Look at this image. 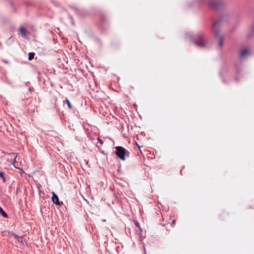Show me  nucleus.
Masks as SVG:
<instances>
[{
    "mask_svg": "<svg viewBox=\"0 0 254 254\" xmlns=\"http://www.w3.org/2000/svg\"><path fill=\"white\" fill-rule=\"evenodd\" d=\"M116 154L122 160L126 159L125 155L126 153V150L122 147L118 146L116 147Z\"/></svg>",
    "mask_w": 254,
    "mask_h": 254,
    "instance_id": "nucleus-1",
    "label": "nucleus"
},
{
    "mask_svg": "<svg viewBox=\"0 0 254 254\" xmlns=\"http://www.w3.org/2000/svg\"><path fill=\"white\" fill-rule=\"evenodd\" d=\"M52 201L56 204L58 205H61L63 204V202H60L59 200V198L57 195L54 192H52Z\"/></svg>",
    "mask_w": 254,
    "mask_h": 254,
    "instance_id": "nucleus-2",
    "label": "nucleus"
},
{
    "mask_svg": "<svg viewBox=\"0 0 254 254\" xmlns=\"http://www.w3.org/2000/svg\"><path fill=\"white\" fill-rule=\"evenodd\" d=\"M11 235L17 240L18 243H20L21 245L24 244L22 237L18 236L17 235L12 233Z\"/></svg>",
    "mask_w": 254,
    "mask_h": 254,
    "instance_id": "nucleus-3",
    "label": "nucleus"
},
{
    "mask_svg": "<svg viewBox=\"0 0 254 254\" xmlns=\"http://www.w3.org/2000/svg\"><path fill=\"white\" fill-rule=\"evenodd\" d=\"M249 53V51L247 49H245L243 51H241V53H240V56L242 57H245L246 56V55Z\"/></svg>",
    "mask_w": 254,
    "mask_h": 254,
    "instance_id": "nucleus-4",
    "label": "nucleus"
},
{
    "mask_svg": "<svg viewBox=\"0 0 254 254\" xmlns=\"http://www.w3.org/2000/svg\"><path fill=\"white\" fill-rule=\"evenodd\" d=\"M20 33L21 34V35L23 37H25L26 36V30L24 28H20Z\"/></svg>",
    "mask_w": 254,
    "mask_h": 254,
    "instance_id": "nucleus-5",
    "label": "nucleus"
},
{
    "mask_svg": "<svg viewBox=\"0 0 254 254\" xmlns=\"http://www.w3.org/2000/svg\"><path fill=\"white\" fill-rule=\"evenodd\" d=\"M0 213L2 214V215L4 217H7V215L6 213L3 210L1 207L0 206Z\"/></svg>",
    "mask_w": 254,
    "mask_h": 254,
    "instance_id": "nucleus-6",
    "label": "nucleus"
},
{
    "mask_svg": "<svg viewBox=\"0 0 254 254\" xmlns=\"http://www.w3.org/2000/svg\"><path fill=\"white\" fill-rule=\"evenodd\" d=\"M65 102H66V104H67V105L68 107H69V109H71V108H72V106H71V104H70V103L69 101L68 100L66 99V100H65Z\"/></svg>",
    "mask_w": 254,
    "mask_h": 254,
    "instance_id": "nucleus-7",
    "label": "nucleus"
},
{
    "mask_svg": "<svg viewBox=\"0 0 254 254\" xmlns=\"http://www.w3.org/2000/svg\"><path fill=\"white\" fill-rule=\"evenodd\" d=\"M34 58V54L33 53H29V57H28V59L29 60H32Z\"/></svg>",
    "mask_w": 254,
    "mask_h": 254,
    "instance_id": "nucleus-8",
    "label": "nucleus"
},
{
    "mask_svg": "<svg viewBox=\"0 0 254 254\" xmlns=\"http://www.w3.org/2000/svg\"><path fill=\"white\" fill-rule=\"evenodd\" d=\"M12 165L14 166V167H15V168H17V169H19V170H20L21 171V173H24V171L22 170V169L20 168H18V167H16L15 166V165H14V162H13V163H12Z\"/></svg>",
    "mask_w": 254,
    "mask_h": 254,
    "instance_id": "nucleus-9",
    "label": "nucleus"
},
{
    "mask_svg": "<svg viewBox=\"0 0 254 254\" xmlns=\"http://www.w3.org/2000/svg\"><path fill=\"white\" fill-rule=\"evenodd\" d=\"M0 177H2L3 179V180H4V178L3 177V173L1 172L0 173Z\"/></svg>",
    "mask_w": 254,
    "mask_h": 254,
    "instance_id": "nucleus-10",
    "label": "nucleus"
},
{
    "mask_svg": "<svg viewBox=\"0 0 254 254\" xmlns=\"http://www.w3.org/2000/svg\"><path fill=\"white\" fill-rule=\"evenodd\" d=\"M13 156L14 157V161H15L17 156L15 154H13Z\"/></svg>",
    "mask_w": 254,
    "mask_h": 254,
    "instance_id": "nucleus-11",
    "label": "nucleus"
},
{
    "mask_svg": "<svg viewBox=\"0 0 254 254\" xmlns=\"http://www.w3.org/2000/svg\"><path fill=\"white\" fill-rule=\"evenodd\" d=\"M135 224H136V226L140 229L139 224L138 223H136Z\"/></svg>",
    "mask_w": 254,
    "mask_h": 254,
    "instance_id": "nucleus-12",
    "label": "nucleus"
},
{
    "mask_svg": "<svg viewBox=\"0 0 254 254\" xmlns=\"http://www.w3.org/2000/svg\"><path fill=\"white\" fill-rule=\"evenodd\" d=\"M199 45L202 46L203 45V44H200Z\"/></svg>",
    "mask_w": 254,
    "mask_h": 254,
    "instance_id": "nucleus-13",
    "label": "nucleus"
},
{
    "mask_svg": "<svg viewBox=\"0 0 254 254\" xmlns=\"http://www.w3.org/2000/svg\"><path fill=\"white\" fill-rule=\"evenodd\" d=\"M100 142H101V144L103 143V141H101L100 140H99Z\"/></svg>",
    "mask_w": 254,
    "mask_h": 254,
    "instance_id": "nucleus-14",
    "label": "nucleus"
},
{
    "mask_svg": "<svg viewBox=\"0 0 254 254\" xmlns=\"http://www.w3.org/2000/svg\"><path fill=\"white\" fill-rule=\"evenodd\" d=\"M136 144L138 146L139 148L140 147V146L137 144V142H136Z\"/></svg>",
    "mask_w": 254,
    "mask_h": 254,
    "instance_id": "nucleus-15",
    "label": "nucleus"
},
{
    "mask_svg": "<svg viewBox=\"0 0 254 254\" xmlns=\"http://www.w3.org/2000/svg\"><path fill=\"white\" fill-rule=\"evenodd\" d=\"M174 223H175V220H174V221H173V224H174Z\"/></svg>",
    "mask_w": 254,
    "mask_h": 254,
    "instance_id": "nucleus-16",
    "label": "nucleus"
}]
</instances>
